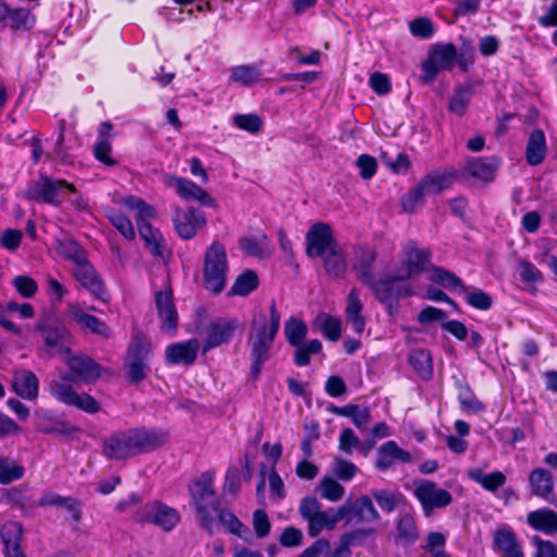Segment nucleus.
Masks as SVG:
<instances>
[{
  "instance_id": "obj_37",
  "label": "nucleus",
  "mask_w": 557,
  "mask_h": 557,
  "mask_svg": "<svg viewBox=\"0 0 557 557\" xmlns=\"http://www.w3.org/2000/svg\"><path fill=\"white\" fill-rule=\"evenodd\" d=\"M467 474L469 479L480 484L488 492H496L506 482V476L500 471H494L486 474L481 468H470L468 469Z\"/></svg>"
},
{
  "instance_id": "obj_9",
  "label": "nucleus",
  "mask_w": 557,
  "mask_h": 557,
  "mask_svg": "<svg viewBox=\"0 0 557 557\" xmlns=\"http://www.w3.org/2000/svg\"><path fill=\"white\" fill-rule=\"evenodd\" d=\"M455 177V171L448 169L429 173L404 198L403 206L405 210H411L417 202L428 195L438 194L447 189Z\"/></svg>"
},
{
  "instance_id": "obj_3",
  "label": "nucleus",
  "mask_w": 557,
  "mask_h": 557,
  "mask_svg": "<svg viewBox=\"0 0 557 557\" xmlns=\"http://www.w3.org/2000/svg\"><path fill=\"white\" fill-rule=\"evenodd\" d=\"M281 314L274 302L270 306L269 317L259 312L253 315L248 344L251 349L252 374L258 376L263 363L269 358L270 349L280 330Z\"/></svg>"
},
{
  "instance_id": "obj_51",
  "label": "nucleus",
  "mask_w": 557,
  "mask_h": 557,
  "mask_svg": "<svg viewBox=\"0 0 557 557\" xmlns=\"http://www.w3.org/2000/svg\"><path fill=\"white\" fill-rule=\"evenodd\" d=\"M461 290L465 293V298L469 306L479 310H487L492 307V297L482 289L462 285Z\"/></svg>"
},
{
  "instance_id": "obj_59",
  "label": "nucleus",
  "mask_w": 557,
  "mask_h": 557,
  "mask_svg": "<svg viewBox=\"0 0 557 557\" xmlns=\"http://www.w3.org/2000/svg\"><path fill=\"white\" fill-rule=\"evenodd\" d=\"M108 218L124 238L133 239L135 237L133 223L123 212L116 210L110 211Z\"/></svg>"
},
{
  "instance_id": "obj_58",
  "label": "nucleus",
  "mask_w": 557,
  "mask_h": 557,
  "mask_svg": "<svg viewBox=\"0 0 557 557\" xmlns=\"http://www.w3.org/2000/svg\"><path fill=\"white\" fill-rule=\"evenodd\" d=\"M447 536L441 532H431L425 539L422 548L425 553L432 555V557H445V545Z\"/></svg>"
},
{
  "instance_id": "obj_21",
  "label": "nucleus",
  "mask_w": 557,
  "mask_h": 557,
  "mask_svg": "<svg viewBox=\"0 0 557 557\" xmlns=\"http://www.w3.org/2000/svg\"><path fill=\"white\" fill-rule=\"evenodd\" d=\"M341 507L345 508V519L350 521L373 522L380 519V515L369 496H361L355 502L347 500Z\"/></svg>"
},
{
  "instance_id": "obj_26",
  "label": "nucleus",
  "mask_w": 557,
  "mask_h": 557,
  "mask_svg": "<svg viewBox=\"0 0 557 557\" xmlns=\"http://www.w3.org/2000/svg\"><path fill=\"white\" fill-rule=\"evenodd\" d=\"M345 519V508H329L321 510L308 523V533L311 536L319 535L323 530H334L339 521Z\"/></svg>"
},
{
  "instance_id": "obj_44",
  "label": "nucleus",
  "mask_w": 557,
  "mask_h": 557,
  "mask_svg": "<svg viewBox=\"0 0 557 557\" xmlns=\"http://www.w3.org/2000/svg\"><path fill=\"white\" fill-rule=\"evenodd\" d=\"M150 352V341L141 332L134 331L132 333V338L127 350V358L146 361Z\"/></svg>"
},
{
  "instance_id": "obj_14",
  "label": "nucleus",
  "mask_w": 557,
  "mask_h": 557,
  "mask_svg": "<svg viewBox=\"0 0 557 557\" xmlns=\"http://www.w3.org/2000/svg\"><path fill=\"white\" fill-rule=\"evenodd\" d=\"M431 261V251L419 248L414 243L404 246L400 257V264L395 269L407 280L428 270Z\"/></svg>"
},
{
  "instance_id": "obj_4",
  "label": "nucleus",
  "mask_w": 557,
  "mask_h": 557,
  "mask_svg": "<svg viewBox=\"0 0 557 557\" xmlns=\"http://www.w3.org/2000/svg\"><path fill=\"white\" fill-rule=\"evenodd\" d=\"M213 473H201L189 485V494L201 524L209 531L212 530L218 513V500L212 487Z\"/></svg>"
},
{
  "instance_id": "obj_32",
  "label": "nucleus",
  "mask_w": 557,
  "mask_h": 557,
  "mask_svg": "<svg viewBox=\"0 0 557 557\" xmlns=\"http://www.w3.org/2000/svg\"><path fill=\"white\" fill-rule=\"evenodd\" d=\"M527 522L532 529L545 534L557 533V513L552 509L541 508L529 512Z\"/></svg>"
},
{
  "instance_id": "obj_41",
  "label": "nucleus",
  "mask_w": 557,
  "mask_h": 557,
  "mask_svg": "<svg viewBox=\"0 0 557 557\" xmlns=\"http://www.w3.org/2000/svg\"><path fill=\"white\" fill-rule=\"evenodd\" d=\"M315 325L329 341L336 342L342 335V320L327 313H321L315 319Z\"/></svg>"
},
{
  "instance_id": "obj_34",
  "label": "nucleus",
  "mask_w": 557,
  "mask_h": 557,
  "mask_svg": "<svg viewBox=\"0 0 557 557\" xmlns=\"http://www.w3.org/2000/svg\"><path fill=\"white\" fill-rule=\"evenodd\" d=\"M547 153L546 137L543 131H533L528 139L525 159L530 165L541 164Z\"/></svg>"
},
{
  "instance_id": "obj_60",
  "label": "nucleus",
  "mask_w": 557,
  "mask_h": 557,
  "mask_svg": "<svg viewBox=\"0 0 557 557\" xmlns=\"http://www.w3.org/2000/svg\"><path fill=\"white\" fill-rule=\"evenodd\" d=\"M233 124L250 134H257L263 126L262 119L257 114H236L233 117Z\"/></svg>"
},
{
  "instance_id": "obj_63",
  "label": "nucleus",
  "mask_w": 557,
  "mask_h": 557,
  "mask_svg": "<svg viewBox=\"0 0 557 557\" xmlns=\"http://www.w3.org/2000/svg\"><path fill=\"white\" fill-rule=\"evenodd\" d=\"M125 366L127 368L128 379L132 382L141 381L146 376V374L149 370L145 360L132 359V358H127V357H126Z\"/></svg>"
},
{
  "instance_id": "obj_24",
  "label": "nucleus",
  "mask_w": 557,
  "mask_h": 557,
  "mask_svg": "<svg viewBox=\"0 0 557 557\" xmlns=\"http://www.w3.org/2000/svg\"><path fill=\"white\" fill-rule=\"evenodd\" d=\"M411 460L412 456L409 451L400 448L396 442L388 441L379 448L375 465L380 471H385L396 462L409 463Z\"/></svg>"
},
{
  "instance_id": "obj_25",
  "label": "nucleus",
  "mask_w": 557,
  "mask_h": 557,
  "mask_svg": "<svg viewBox=\"0 0 557 557\" xmlns=\"http://www.w3.org/2000/svg\"><path fill=\"white\" fill-rule=\"evenodd\" d=\"M375 259L376 252L371 247L357 246L354 250L352 268L359 280L366 285L374 280L372 269Z\"/></svg>"
},
{
  "instance_id": "obj_12",
  "label": "nucleus",
  "mask_w": 557,
  "mask_h": 557,
  "mask_svg": "<svg viewBox=\"0 0 557 557\" xmlns=\"http://www.w3.org/2000/svg\"><path fill=\"white\" fill-rule=\"evenodd\" d=\"M139 523L153 524L163 531H172L181 520L178 511L161 502H152L139 507L134 515Z\"/></svg>"
},
{
  "instance_id": "obj_18",
  "label": "nucleus",
  "mask_w": 557,
  "mask_h": 557,
  "mask_svg": "<svg viewBox=\"0 0 557 557\" xmlns=\"http://www.w3.org/2000/svg\"><path fill=\"white\" fill-rule=\"evenodd\" d=\"M307 253L311 258L322 257L338 245L333 238L332 228L324 223H315L306 235Z\"/></svg>"
},
{
  "instance_id": "obj_49",
  "label": "nucleus",
  "mask_w": 557,
  "mask_h": 557,
  "mask_svg": "<svg viewBox=\"0 0 557 557\" xmlns=\"http://www.w3.org/2000/svg\"><path fill=\"white\" fill-rule=\"evenodd\" d=\"M428 278L441 286L449 289L462 287V282L454 273L446 271L443 268L434 267L428 270Z\"/></svg>"
},
{
  "instance_id": "obj_7",
  "label": "nucleus",
  "mask_w": 557,
  "mask_h": 557,
  "mask_svg": "<svg viewBox=\"0 0 557 557\" xmlns=\"http://www.w3.org/2000/svg\"><path fill=\"white\" fill-rule=\"evenodd\" d=\"M228 261L224 246L212 243L203 258V286L213 294H220L227 281Z\"/></svg>"
},
{
  "instance_id": "obj_6",
  "label": "nucleus",
  "mask_w": 557,
  "mask_h": 557,
  "mask_svg": "<svg viewBox=\"0 0 557 557\" xmlns=\"http://www.w3.org/2000/svg\"><path fill=\"white\" fill-rule=\"evenodd\" d=\"M63 252L73 260V275L77 282L96 298L107 300V290L94 267L87 261L85 251L74 242H70Z\"/></svg>"
},
{
  "instance_id": "obj_50",
  "label": "nucleus",
  "mask_w": 557,
  "mask_h": 557,
  "mask_svg": "<svg viewBox=\"0 0 557 557\" xmlns=\"http://www.w3.org/2000/svg\"><path fill=\"white\" fill-rule=\"evenodd\" d=\"M284 333L289 345H299L307 336L308 327L301 320L292 317L285 322Z\"/></svg>"
},
{
  "instance_id": "obj_64",
  "label": "nucleus",
  "mask_w": 557,
  "mask_h": 557,
  "mask_svg": "<svg viewBox=\"0 0 557 557\" xmlns=\"http://www.w3.org/2000/svg\"><path fill=\"white\" fill-rule=\"evenodd\" d=\"M518 271L521 280L527 283L542 282L543 276L541 271L534 264L527 260L519 261Z\"/></svg>"
},
{
  "instance_id": "obj_29",
  "label": "nucleus",
  "mask_w": 557,
  "mask_h": 557,
  "mask_svg": "<svg viewBox=\"0 0 557 557\" xmlns=\"http://www.w3.org/2000/svg\"><path fill=\"white\" fill-rule=\"evenodd\" d=\"M532 494L545 500L554 498V480L552 474L543 468H536L529 475Z\"/></svg>"
},
{
  "instance_id": "obj_10",
  "label": "nucleus",
  "mask_w": 557,
  "mask_h": 557,
  "mask_svg": "<svg viewBox=\"0 0 557 557\" xmlns=\"http://www.w3.org/2000/svg\"><path fill=\"white\" fill-rule=\"evenodd\" d=\"M75 193V187L63 180L40 177L27 190V197L38 202L60 206L69 195Z\"/></svg>"
},
{
  "instance_id": "obj_42",
  "label": "nucleus",
  "mask_w": 557,
  "mask_h": 557,
  "mask_svg": "<svg viewBox=\"0 0 557 557\" xmlns=\"http://www.w3.org/2000/svg\"><path fill=\"white\" fill-rule=\"evenodd\" d=\"M216 517L230 533L235 534L245 541H248L251 537L250 530L244 525L233 512L218 509L215 518Z\"/></svg>"
},
{
  "instance_id": "obj_31",
  "label": "nucleus",
  "mask_w": 557,
  "mask_h": 557,
  "mask_svg": "<svg viewBox=\"0 0 557 557\" xmlns=\"http://www.w3.org/2000/svg\"><path fill=\"white\" fill-rule=\"evenodd\" d=\"M35 23V15L29 10L25 8H11L9 5V12L5 15L2 26L8 27L13 32L24 33L32 30Z\"/></svg>"
},
{
  "instance_id": "obj_36",
  "label": "nucleus",
  "mask_w": 557,
  "mask_h": 557,
  "mask_svg": "<svg viewBox=\"0 0 557 557\" xmlns=\"http://www.w3.org/2000/svg\"><path fill=\"white\" fill-rule=\"evenodd\" d=\"M498 168L495 159L472 158L467 162V172L481 181H493Z\"/></svg>"
},
{
  "instance_id": "obj_22",
  "label": "nucleus",
  "mask_w": 557,
  "mask_h": 557,
  "mask_svg": "<svg viewBox=\"0 0 557 557\" xmlns=\"http://www.w3.org/2000/svg\"><path fill=\"white\" fill-rule=\"evenodd\" d=\"M375 539L374 529H359L344 534L333 552V557H344L351 554V548L371 545Z\"/></svg>"
},
{
  "instance_id": "obj_52",
  "label": "nucleus",
  "mask_w": 557,
  "mask_h": 557,
  "mask_svg": "<svg viewBox=\"0 0 557 557\" xmlns=\"http://www.w3.org/2000/svg\"><path fill=\"white\" fill-rule=\"evenodd\" d=\"M295 358L294 361L298 367H305L310 363V356L317 355L322 349V344L319 339H311L308 343H299L294 345Z\"/></svg>"
},
{
  "instance_id": "obj_55",
  "label": "nucleus",
  "mask_w": 557,
  "mask_h": 557,
  "mask_svg": "<svg viewBox=\"0 0 557 557\" xmlns=\"http://www.w3.org/2000/svg\"><path fill=\"white\" fill-rule=\"evenodd\" d=\"M373 444L374 441H371L368 443V447L364 448V445L351 429H344L338 437V448L348 455L352 454L355 449H364L367 451L373 446Z\"/></svg>"
},
{
  "instance_id": "obj_5",
  "label": "nucleus",
  "mask_w": 557,
  "mask_h": 557,
  "mask_svg": "<svg viewBox=\"0 0 557 557\" xmlns=\"http://www.w3.org/2000/svg\"><path fill=\"white\" fill-rule=\"evenodd\" d=\"M121 203L134 213L141 238L154 256L163 255V238L159 230L151 226L149 221L154 218V209L141 198L126 196Z\"/></svg>"
},
{
  "instance_id": "obj_38",
  "label": "nucleus",
  "mask_w": 557,
  "mask_h": 557,
  "mask_svg": "<svg viewBox=\"0 0 557 557\" xmlns=\"http://www.w3.org/2000/svg\"><path fill=\"white\" fill-rule=\"evenodd\" d=\"M239 248L247 255L262 257L269 250V239L264 233L259 232L240 238Z\"/></svg>"
},
{
  "instance_id": "obj_57",
  "label": "nucleus",
  "mask_w": 557,
  "mask_h": 557,
  "mask_svg": "<svg viewBox=\"0 0 557 557\" xmlns=\"http://www.w3.org/2000/svg\"><path fill=\"white\" fill-rule=\"evenodd\" d=\"M373 499L376 502L379 507L386 512H392L398 505L400 495L388 490H373L371 492Z\"/></svg>"
},
{
  "instance_id": "obj_53",
  "label": "nucleus",
  "mask_w": 557,
  "mask_h": 557,
  "mask_svg": "<svg viewBox=\"0 0 557 557\" xmlns=\"http://www.w3.org/2000/svg\"><path fill=\"white\" fill-rule=\"evenodd\" d=\"M295 358L294 361L298 367H305L310 363V356L317 355L322 349V344L319 339H311L308 343H299L294 345Z\"/></svg>"
},
{
  "instance_id": "obj_11",
  "label": "nucleus",
  "mask_w": 557,
  "mask_h": 557,
  "mask_svg": "<svg viewBox=\"0 0 557 557\" xmlns=\"http://www.w3.org/2000/svg\"><path fill=\"white\" fill-rule=\"evenodd\" d=\"M412 494L420 503L426 517L431 516L436 509L447 507L453 502L451 494L448 491L425 479L413 482Z\"/></svg>"
},
{
  "instance_id": "obj_2",
  "label": "nucleus",
  "mask_w": 557,
  "mask_h": 557,
  "mask_svg": "<svg viewBox=\"0 0 557 557\" xmlns=\"http://www.w3.org/2000/svg\"><path fill=\"white\" fill-rule=\"evenodd\" d=\"M168 433L156 429H132L116 432L103 441L102 453L109 459L124 460L163 445Z\"/></svg>"
},
{
  "instance_id": "obj_46",
  "label": "nucleus",
  "mask_w": 557,
  "mask_h": 557,
  "mask_svg": "<svg viewBox=\"0 0 557 557\" xmlns=\"http://www.w3.org/2000/svg\"><path fill=\"white\" fill-rule=\"evenodd\" d=\"M230 79L249 87L261 79V72L255 65H239L232 69Z\"/></svg>"
},
{
  "instance_id": "obj_47",
  "label": "nucleus",
  "mask_w": 557,
  "mask_h": 557,
  "mask_svg": "<svg viewBox=\"0 0 557 557\" xmlns=\"http://www.w3.org/2000/svg\"><path fill=\"white\" fill-rule=\"evenodd\" d=\"M471 97L472 90L470 86H459L449 99L448 110L458 116H462L467 112Z\"/></svg>"
},
{
  "instance_id": "obj_30",
  "label": "nucleus",
  "mask_w": 557,
  "mask_h": 557,
  "mask_svg": "<svg viewBox=\"0 0 557 557\" xmlns=\"http://www.w3.org/2000/svg\"><path fill=\"white\" fill-rule=\"evenodd\" d=\"M22 525L18 522L9 521L1 529V537L5 557H25L21 550Z\"/></svg>"
},
{
  "instance_id": "obj_13",
  "label": "nucleus",
  "mask_w": 557,
  "mask_h": 557,
  "mask_svg": "<svg viewBox=\"0 0 557 557\" xmlns=\"http://www.w3.org/2000/svg\"><path fill=\"white\" fill-rule=\"evenodd\" d=\"M457 50L451 44L435 47L426 61L422 63V78L425 83L434 81L441 71H450L456 63Z\"/></svg>"
},
{
  "instance_id": "obj_19",
  "label": "nucleus",
  "mask_w": 557,
  "mask_h": 557,
  "mask_svg": "<svg viewBox=\"0 0 557 557\" xmlns=\"http://www.w3.org/2000/svg\"><path fill=\"white\" fill-rule=\"evenodd\" d=\"M35 330L40 334L49 350L58 351L62 357L65 355V349H69L66 345L70 341V334L64 326L45 318L37 323Z\"/></svg>"
},
{
  "instance_id": "obj_61",
  "label": "nucleus",
  "mask_w": 557,
  "mask_h": 557,
  "mask_svg": "<svg viewBox=\"0 0 557 557\" xmlns=\"http://www.w3.org/2000/svg\"><path fill=\"white\" fill-rule=\"evenodd\" d=\"M24 468L20 465H10L8 459L0 457V483L9 484L24 475Z\"/></svg>"
},
{
  "instance_id": "obj_54",
  "label": "nucleus",
  "mask_w": 557,
  "mask_h": 557,
  "mask_svg": "<svg viewBox=\"0 0 557 557\" xmlns=\"http://www.w3.org/2000/svg\"><path fill=\"white\" fill-rule=\"evenodd\" d=\"M295 358L294 361L298 367H305L310 363V356L317 355L322 349V344L319 339H311L308 343H299L294 345Z\"/></svg>"
},
{
  "instance_id": "obj_27",
  "label": "nucleus",
  "mask_w": 557,
  "mask_h": 557,
  "mask_svg": "<svg viewBox=\"0 0 557 557\" xmlns=\"http://www.w3.org/2000/svg\"><path fill=\"white\" fill-rule=\"evenodd\" d=\"M69 314L82 329L97 335L109 336V327L107 324L100 319L85 312L79 304H71L69 306Z\"/></svg>"
},
{
  "instance_id": "obj_48",
  "label": "nucleus",
  "mask_w": 557,
  "mask_h": 557,
  "mask_svg": "<svg viewBox=\"0 0 557 557\" xmlns=\"http://www.w3.org/2000/svg\"><path fill=\"white\" fill-rule=\"evenodd\" d=\"M317 490L322 498L332 503L341 500L345 494L344 486L332 476L322 478Z\"/></svg>"
},
{
  "instance_id": "obj_1",
  "label": "nucleus",
  "mask_w": 557,
  "mask_h": 557,
  "mask_svg": "<svg viewBox=\"0 0 557 557\" xmlns=\"http://www.w3.org/2000/svg\"><path fill=\"white\" fill-rule=\"evenodd\" d=\"M70 373H59L51 380L49 385L50 394L60 403L76 407L87 413H96L100 406L98 401L88 394H78L69 383H91L101 375V367L85 355H72L65 349L62 357Z\"/></svg>"
},
{
  "instance_id": "obj_56",
  "label": "nucleus",
  "mask_w": 557,
  "mask_h": 557,
  "mask_svg": "<svg viewBox=\"0 0 557 557\" xmlns=\"http://www.w3.org/2000/svg\"><path fill=\"white\" fill-rule=\"evenodd\" d=\"M331 470L334 476L337 479L349 482L358 473V467L342 457H335L331 463Z\"/></svg>"
},
{
  "instance_id": "obj_28",
  "label": "nucleus",
  "mask_w": 557,
  "mask_h": 557,
  "mask_svg": "<svg viewBox=\"0 0 557 557\" xmlns=\"http://www.w3.org/2000/svg\"><path fill=\"white\" fill-rule=\"evenodd\" d=\"M39 381L29 370H16L13 375V391L26 400H33L38 396Z\"/></svg>"
},
{
  "instance_id": "obj_17",
  "label": "nucleus",
  "mask_w": 557,
  "mask_h": 557,
  "mask_svg": "<svg viewBox=\"0 0 557 557\" xmlns=\"http://www.w3.org/2000/svg\"><path fill=\"white\" fill-rule=\"evenodd\" d=\"M174 227L182 239L193 238L206 223V214L196 208L176 209L173 215Z\"/></svg>"
},
{
  "instance_id": "obj_8",
  "label": "nucleus",
  "mask_w": 557,
  "mask_h": 557,
  "mask_svg": "<svg viewBox=\"0 0 557 557\" xmlns=\"http://www.w3.org/2000/svg\"><path fill=\"white\" fill-rule=\"evenodd\" d=\"M368 286L373 292L375 298L393 307L400 299L410 297L413 294L411 284L405 276H400L397 270L379 280H372Z\"/></svg>"
},
{
  "instance_id": "obj_35",
  "label": "nucleus",
  "mask_w": 557,
  "mask_h": 557,
  "mask_svg": "<svg viewBox=\"0 0 557 557\" xmlns=\"http://www.w3.org/2000/svg\"><path fill=\"white\" fill-rule=\"evenodd\" d=\"M494 544L505 557H522L523 555L515 532L509 528L495 531Z\"/></svg>"
},
{
  "instance_id": "obj_15",
  "label": "nucleus",
  "mask_w": 557,
  "mask_h": 557,
  "mask_svg": "<svg viewBox=\"0 0 557 557\" xmlns=\"http://www.w3.org/2000/svg\"><path fill=\"white\" fill-rule=\"evenodd\" d=\"M154 305L161 331L171 337L175 336L178 314L173 301L172 289L169 286L154 293Z\"/></svg>"
},
{
  "instance_id": "obj_16",
  "label": "nucleus",
  "mask_w": 557,
  "mask_h": 557,
  "mask_svg": "<svg viewBox=\"0 0 557 557\" xmlns=\"http://www.w3.org/2000/svg\"><path fill=\"white\" fill-rule=\"evenodd\" d=\"M238 327L237 319L219 318L211 321L206 327L203 352L228 343Z\"/></svg>"
},
{
  "instance_id": "obj_43",
  "label": "nucleus",
  "mask_w": 557,
  "mask_h": 557,
  "mask_svg": "<svg viewBox=\"0 0 557 557\" xmlns=\"http://www.w3.org/2000/svg\"><path fill=\"white\" fill-rule=\"evenodd\" d=\"M396 537L404 544H413L416 542L418 539V528L411 515L404 513L399 516Z\"/></svg>"
},
{
  "instance_id": "obj_33",
  "label": "nucleus",
  "mask_w": 557,
  "mask_h": 557,
  "mask_svg": "<svg viewBox=\"0 0 557 557\" xmlns=\"http://www.w3.org/2000/svg\"><path fill=\"white\" fill-rule=\"evenodd\" d=\"M363 305L360 300V294L357 288H352L347 296V305L345 314L347 321L351 324L352 330L357 334H361L364 330L366 322L361 315Z\"/></svg>"
},
{
  "instance_id": "obj_20",
  "label": "nucleus",
  "mask_w": 557,
  "mask_h": 557,
  "mask_svg": "<svg viewBox=\"0 0 557 557\" xmlns=\"http://www.w3.org/2000/svg\"><path fill=\"white\" fill-rule=\"evenodd\" d=\"M168 185L173 187L176 194L186 201H196L202 206L213 207V198L200 186L188 178L171 176Z\"/></svg>"
},
{
  "instance_id": "obj_45",
  "label": "nucleus",
  "mask_w": 557,
  "mask_h": 557,
  "mask_svg": "<svg viewBox=\"0 0 557 557\" xmlns=\"http://www.w3.org/2000/svg\"><path fill=\"white\" fill-rule=\"evenodd\" d=\"M258 284L259 280L257 274L251 270H246L236 277L228 294L247 296L258 287Z\"/></svg>"
},
{
  "instance_id": "obj_62",
  "label": "nucleus",
  "mask_w": 557,
  "mask_h": 557,
  "mask_svg": "<svg viewBox=\"0 0 557 557\" xmlns=\"http://www.w3.org/2000/svg\"><path fill=\"white\" fill-rule=\"evenodd\" d=\"M12 285L16 292L24 298L33 297L37 290L38 285L32 277L27 275H17L13 278Z\"/></svg>"
},
{
  "instance_id": "obj_23",
  "label": "nucleus",
  "mask_w": 557,
  "mask_h": 557,
  "mask_svg": "<svg viewBox=\"0 0 557 557\" xmlns=\"http://www.w3.org/2000/svg\"><path fill=\"white\" fill-rule=\"evenodd\" d=\"M199 351V342L189 339L171 344L165 349V361L169 364H193Z\"/></svg>"
},
{
  "instance_id": "obj_39",
  "label": "nucleus",
  "mask_w": 557,
  "mask_h": 557,
  "mask_svg": "<svg viewBox=\"0 0 557 557\" xmlns=\"http://www.w3.org/2000/svg\"><path fill=\"white\" fill-rule=\"evenodd\" d=\"M324 256V268L332 277H343L347 270V261L339 246L333 247Z\"/></svg>"
},
{
  "instance_id": "obj_40",
  "label": "nucleus",
  "mask_w": 557,
  "mask_h": 557,
  "mask_svg": "<svg viewBox=\"0 0 557 557\" xmlns=\"http://www.w3.org/2000/svg\"><path fill=\"white\" fill-rule=\"evenodd\" d=\"M409 363L422 380H430L433 375L431 354L425 349H416L409 355Z\"/></svg>"
}]
</instances>
